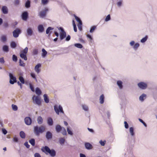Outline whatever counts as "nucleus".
Returning <instances> with one entry per match:
<instances>
[{
	"label": "nucleus",
	"mask_w": 157,
	"mask_h": 157,
	"mask_svg": "<svg viewBox=\"0 0 157 157\" xmlns=\"http://www.w3.org/2000/svg\"><path fill=\"white\" fill-rule=\"evenodd\" d=\"M45 126L36 125L34 127V133L36 136H39L40 134L42 133L45 130Z\"/></svg>",
	"instance_id": "1"
},
{
	"label": "nucleus",
	"mask_w": 157,
	"mask_h": 157,
	"mask_svg": "<svg viewBox=\"0 0 157 157\" xmlns=\"http://www.w3.org/2000/svg\"><path fill=\"white\" fill-rule=\"evenodd\" d=\"M41 150L43 152L47 155L49 153L51 157H54L56 155L55 151L53 149L50 150L49 147L47 146L42 147Z\"/></svg>",
	"instance_id": "2"
},
{
	"label": "nucleus",
	"mask_w": 157,
	"mask_h": 157,
	"mask_svg": "<svg viewBox=\"0 0 157 157\" xmlns=\"http://www.w3.org/2000/svg\"><path fill=\"white\" fill-rule=\"evenodd\" d=\"M54 109L56 113L58 115L59 114V112L64 113L62 107L60 105H56L54 106Z\"/></svg>",
	"instance_id": "3"
},
{
	"label": "nucleus",
	"mask_w": 157,
	"mask_h": 157,
	"mask_svg": "<svg viewBox=\"0 0 157 157\" xmlns=\"http://www.w3.org/2000/svg\"><path fill=\"white\" fill-rule=\"evenodd\" d=\"M48 9L47 8H45L44 9L40 11L39 13V15L40 18H43L44 17L47 13L48 11Z\"/></svg>",
	"instance_id": "4"
},
{
	"label": "nucleus",
	"mask_w": 157,
	"mask_h": 157,
	"mask_svg": "<svg viewBox=\"0 0 157 157\" xmlns=\"http://www.w3.org/2000/svg\"><path fill=\"white\" fill-rule=\"evenodd\" d=\"M58 29L61 32L60 34V40H62L66 37V33L62 27H59Z\"/></svg>",
	"instance_id": "5"
},
{
	"label": "nucleus",
	"mask_w": 157,
	"mask_h": 157,
	"mask_svg": "<svg viewBox=\"0 0 157 157\" xmlns=\"http://www.w3.org/2000/svg\"><path fill=\"white\" fill-rule=\"evenodd\" d=\"M33 100L34 103L39 105L41 103L40 98L38 96H33Z\"/></svg>",
	"instance_id": "6"
},
{
	"label": "nucleus",
	"mask_w": 157,
	"mask_h": 157,
	"mask_svg": "<svg viewBox=\"0 0 157 157\" xmlns=\"http://www.w3.org/2000/svg\"><path fill=\"white\" fill-rule=\"evenodd\" d=\"M9 76L10 78V82L11 84H13L15 82H16V78L12 74L10 73Z\"/></svg>",
	"instance_id": "7"
},
{
	"label": "nucleus",
	"mask_w": 157,
	"mask_h": 157,
	"mask_svg": "<svg viewBox=\"0 0 157 157\" xmlns=\"http://www.w3.org/2000/svg\"><path fill=\"white\" fill-rule=\"evenodd\" d=\"M137 85L139 88L142 90L145 89L147 87V84L143 82L139 83Z\"/></svg>",
	"instance_id": "8"
},
{
	"label": "nucleus",
	"mask_w": 157,
	"mask_h": 157,
	"mask_svg": "<svg viewBox=\"0 0 157 157\" xmlns=\"http://www.w3.org/2000/svg\"><path fill=\"white\" fill-rule=\"evenodd\" d=\"M21 33V31L19 29H16L13 32V36L14 37H17Z\"/></svg>",
	"instance_id": "9"
},
{
	"label": "nucleus",
	"mask_w": 157,
	"mask_h": 157,
	"mask_svg": "<svg viewBox=\"0 0 157 157\" xmlns=\"http://www.w3.org/2000/svg\"><path fill=\"white\" fill-rule=\"evenodd\" d=\"M25 122L27 125H30L32 123V120L29 117H26L25 118Z\"/></svg>",
	"instance_id": "10"
},
{
	"label": "nucleus",
	"mask_w": 157,
	"mask_h": 157,
	"mask_svg": "<svg viewBox=\"0 0 157 157\" xmlns=\"http://www.w3.org/2000/svg\"><path fill=\"white\" fill-rule=\"evenodd\" d=\"M41 67V64L40 63H38L36 65L34 68V70L35 72L37 74L39 73L40 71V68Z\"/></svg>",
	"instance_id": "11"
},
{
	"label": "nucleus",
	"mask_w": 157,
	"mask_h": 157,
	"mask_svg": "<svg viewBox=\"0 0 157 157\" xmlns=\"http://www.w3.org/2000/svg\"><path fill=\"white\" fill-rule=\"evenodd\" d=\"M45 136L47 140H50L52 138V134L50 132L48 131L46 132Z\"/></svg>",
	"instance_id": "12"
},
{
	"label": "nucleus",
	"mask_w": 157,
	"mask_h": 157,
	"mask_svg": "<svg viewBox=\"0 0 157 157\" xmlns=\"http://www.w3.org/2000/svg\"><path fill=\"white\" fill-rule=\"evenodd\" d=\"M147 95L144 94H143L141 96H140L139 98V100L142 102L144 101L146 98Z\"/></svg>",
	"instance_id": "13"
},
{
	"label": "nucleus",
	"mask_w": 157,
	"mask_h": 157,
	"mask_svg": "<svg viewBox=\"0 0 157 157\" xmlns=\"http://www.w3.org/2000/svg\"><path fill=\"white\" fill-rule=\"evenodd\" d=\"M85 146L86 148L87 149H91L92 148L93 146L89 143H86L85 144Z\"/></svg>",
	"instance_id": "14"
},
{
	"label": "nucleus",
	"mask_w": 157,
	"mask_h": 157,
	"mask_svg": "<svg viewBox=\"0 0 157 157\" xmlns=\"http://www.w3.org/2000/svg\"><path fill=\"white\" fill-rule=\"evenodd\" d=\"M27 35L29 36L32 35L33 33V31L31 28H29L27 30Z\"/></svg>",
	"instance_id": "15"
},
{
	"label": "nucleus",
	"mask_w": 157,
	"mask_h": 157,
	"mask_svg": "<svg viewBox=\"0 0 157 157\" xmlns=\"http://www.w3.org/2000/svg\"><path fill=\"white\" fill-rule=\"evenodd\" d=\"M22 18L24 20H26L28 16V13L27 12H24L22 14Z\"/></svg>",
	"instance_id": "16"
},
{
	"label": "nucleus",
	"mask_w": 157,
	"mask_h": 157,
	"mask_svg": "<svg viewBox=\"0 0 157 157\" xmlns=\"http://www.w3.org/2000/svg\"><path fill=\"white\" fill-rule=\"evenodd\" d=\"M38 31L39 33H42L43 32L44 30V28L43 26L40 25H39L38 27Z\"/></svg>",
	"instance_id": "17"
},
{
	"label": "nucleus",
	"mask_w": 157,
	"mask_h": 157,
	"mask_svg": "<svg viewBox=\"0 0 157 157\" xmlns=\"http://www.w3.org/2000/svg\"><path fill=\"white\" fill-rule=\"evenodd\" d=\"M99 103L101 104H102L104 101V96L103 94L101 95L99 98Z\"/></svg>",
	"instance_id": "18"
},
{
	"label": "nucleus",
	"mask_w": 157,
	"mask_h": 157,
	"mask_svg": "<svg viewBox=\"0 0 157 157\" xmlns=\"http://www.w3.org/2000/svg\"><path fill=\"white\" fill-rule=\"evenodd\" d=\"M47 123L48 125L52 126L53 124V121L51 117H48L47 119Z\"/></svg>",
	"instance_id": "19"
},
{
	"label": "nucleus",
	"mask_w": 157,
	"mask_h": 157,
	"mask_svg": "<svg viewBox=\"0 0 157 157\" xmlns=\"http://www.w3.org/2000/svg\"><path fill=\"white\" fill-rule=\"evenodd\" d=\"M1 41L3 42H5L7 41V36L6 35H2L1 37Z\"/></svg>",
	"instance_id": "20"
},
{
	"label": "nucleus",
	"mask_w": 157,
	"mask_h": 157,
	"mask_svg": "<svg viewBox=\"0 0 157 157\" xmlns=\"http://www.w3.org/2000/svg\"><path fill=\"white\" fill-rule=\"evenodd\" d=\"M123 82L121 80H118L117 82V84L118 86L120 89H122L123 88V86L122 85Z\"/></svg>",
	"instance_id": "21"
},
{
	"label": "nucleus",
	"mask_w": 157,
	"mask_h": 157,
	"mask_svg": "<svg viewBox=\"0 0 157 157\" xmlns=\"http://www.w3.org/2000/svg\"><path fill=\"white\" fill-rule=\"evenodd\" d=\"M62 127H61L60 125H57L56 126V132L58 133L60 132Z\"/></svg>",
	"instance_id": "22"
},
{
	"label": "nucleus",
	"mask_w": 157,
	"mask_h": 157,
	"mask_svg": "<svg viewBox=\"0 0 157 157\" xmlns=\"http://www.w3.org/2000/svg\"><path fill=\"white\" fill-rule=\"evenodd\" d=\"M2 11L4 14H7L8 13V9L6 6H3L2 7Z\"/></svg>",
	"instance_id": "23"
},
{
	"label": "nucleus",
	"mask_w": 157,
	"mask_h": 157,
	"mask_svg": "<svg viewBox=\"0 0 157 157\" xmlns=\"http://www.w3.org/2000/svg\"><path fill=\"white\" fill-rule=\"evenodd\" d=\"M42 56L43 58H44L47 55V52L44 48H43L42 49Z\"/></svg>",
	"instance_id": "24"
},
{
	"label": "nucleus",
	"mask_w": 157,
	"mask_h": 157,
	"mask_svg": "<svg viewBox=\"0 0 157 157\" xmlns=\"http://www.w3.org/2000/svg\"><path fill=\"white\" fill-rule=\"evenodd\" d=\"M44 100L46 103H48L49 102V99L47 95L46 94H44L43 95Z\"/></svg>",
	"instance_id": "25"
},
{
	"label": "nucleus",
	"mask_w": 157,
	"mask_h": 157,
	"mask_svg": "<svg viewBox=\"0 0 157 157\" xmlns=\"http://www.w3.org/2000/svg\"><path fill=\"white\" fill-rule=\"evenodd\" d=\"M20 56L21 58L24 59L25 60H27V59L26 54H24L23 53H20Z\"/></svg>",
	"instance_id": "26"
},
{
	"label": "nucleus",
	"mask_w": 157,
	"mask_h": 157,
	"mask_svg": "<svg viewBox=\"0 0 157 157\" xmlns=\"http://www.w3.org/2000/svg\"><path fill=\"white\" fill-rule=\"evenodd\" d=\"M2 50L6 52H8L9 51V47L8 46L5 45L2 47Z\"/></svg>",
	"instance_id": "27"
},
{
	"label": "nucleus",
	"mask_w": 157,
	"mask_h": 157,
	"mask_svg": "<svg viewBox=\"0 0 157 157\" xmlns=\"http://www.w3.org/2000/svg\"><path fill=\"white\" fill-rule=\"evenodd\" d=\"M37 122L39 124H41L43 123V119L40 116L38 117L37 119Z\"/></svg>",
	"instance_id": "28"
},
{
	"label": "nucleus",
	"mask_w": 157,
	"mask_h": 157,
	"mask_svg": "<svg viewBox=\"0 0 157 157\" xmlns=\"http://www.w3.org/2000/svg\"><path fill=\"white\" fill-rule=\"evenodd\" d=\"M148 38V37L147 36H145L143 38L140 40V42L142 43H145L147 40Z\"/></svg>",
	"instance_id": "29"
},
{
	"label": "nucleus",
	"mask_w": 157,
	"mask_h": 157,
	"mask_svg": "<svg viewBox=\"0 0 157 157\" xmlns=\"http://www.w3.org/2000/svg\"><path fill=\"white\" fill-rule=\"evenodd\" d=\"M20 136L21 138L24 139L25 137V132L22 131H21L20 132Z\"/></svg>",
	"instance_id": "30"
},
{
	"label": "nucleus",
	"mask_w": 157,
	"mask_h": 157,
	"mask_svg": "<svg viewBox=\"0 0 157 157\" xmlns=\"http://www.w3.org/2000/svg\"><path fill=\"white\" fill-rule=\"evenodd\" d=\"M129 132L131 136H133L134 135V129L133 127H130L129 128Z\"/></svg>",
	"instance_id": "31"
},
{
	"label": "nucleus",
	"mask_w": 157,
	"mask_h": 157,
	"mask_svg": "<svg viewBox=\"0 0 157 157\" xmlns=\"http://www.w3.org/2000/svg\"><path fill=\"white\" fill-rule=\"evenodd\" d=\"M61 133L63 135H67V132L65 129L63 127H62V129L60 131Z\"/></svg>",
	"instance_id": "32"
},
{
	"label": "nucleus",
	"mask_w": 157,
	"mask_h": 157,
	"mask_svg": "<svg viewBox=\"0 0 157 157\" xmlns=\"http://www.w3.org/2000/svg\"><path fill=\"white\" fill-rule=\"evenodd\" d=\"M140 46V44L138 43H136L133 47V48L135 50H136Z\"/></svg>",
	"instance_id": "33"
},
{
	"label": "nucleus",
	"mask_w": 157,
	"mask_h": 157,
	"mask_svg": "<svg viewBox=\"0 0 157 157\" xmlns=\"http://www.w3.org/2000/svg\"><path fill=\"white\" fill-rule=\"evenodd\" d=\"M30 2L29 0H27L25 4V6L27 8H29L30 7Z\"/></svg>",
	"instance_id": "34"
},
{
	"label": "nucleus",
	"mask_w": 157,
	"mask_h": 157,
	"mask_svg": "<svg viewBox=\"0 0 157 157\" xmlns=\"http://www.w3.org/2000/svg\"><path fill=\"white\" fill-rule=\"evenodd\" d=\"M74 16L77 22L79 23V24H81V23H82L81 21L80 20V18L78 17L77 16L75 15H74Z\"/></svg>",
	"instance_id": "35"
},
{
	"label": "nucleus",
	"mask_w": 157,
	"mask_h": 157,
	"mask_svg": "<svg viewBox=\"0 0 157 157\" xmlns=\"http://www.w3.org/2000/svg\"><path fill=\"white\" fill-rule=\"evenodd\" d=\"M74 46L75 47L79 48H82L83 47L82 45L79 43L75 44H74Z\"/></svg>",
	"instance_id": "36"
},
{
	"label": "nucleus",
	"mask_w": 157,
	"mask_h": 157,
	"mask_svg": "<svg viewBox=\"0 0 157 157\" xmlns=\"http://www.w3.org/2000/svg\"><path fill=\"white\" fill-rule=\"evenodd\" d=\"M28 48L27 47H26L23 50L21 51V53H23L24 54H26L28 52Z\"/></svg>",
	"instance_id": "37"
},
{
	"label": "nucleus",
	"mask_w": 157,
	"mask_h": 157,
	"mask_svg": "<svg viewBox=\"0 0 157 157\" xmlns=\"http://www.w3.org/2000/svg\"><path fill=\"white\" fill-rule=\"evenodd\" d=\"M83 109L85 111H87L88 110V106L85 105H82Z\"/></svg>",
	"instance_id": "38"
},
{
	"label": "nucleus",
	"mask_w": 157,
	"mask_h": 157,
	"mask_svg": "<svg viewBox=\"0 0 157 157\" xmlns=\"http://www.w3.org/2000/svg\"><path fill=\"white\" fill-rule=\"evenodd\" d=\"M36 93L37 94L40 95L41 93V91L38 88H36Z\"/></svg>",
	"instance_id": "39"
},
{
	"label": "nucleus",
	"mask_w": 157,
	"mask_h": 157,
	"mask_svg": "<svg viewBox=\"0 0 157 157\" xmlns=\"http://www.w3.org/2000/svg\"><path fill=\"white\" fill-rule=\"evenodd\" d=\"M29 142L33 146H34L35 145V140L34 139H32L29 140Z\"/></svg>",
	"instance_id": "40"
},
{
	"label": "nucleus",
	"mask_w": 157,
	"mask_h": 157,
	"mask_svg": "<svg viewBox=\"0 0 157 157\" xmlns=\"http://www.w3.org/2000/svg\"><path fill=\"white\" fill-rule=\"evenodd\" d=\"M53 29V28L51 27H48L46 29V33L47 34H48L49 33L50 31L51 30H52Z\"/></svg>",
	"instance_id": "41"
},
{
	"label": "nucleus",
	"mask_w": 157,
	"mask_h": 157,
	"mask_svg": "<svg viewBox=\"0 0 157 157\" xmlns=\"http://www.w3.org/2000/svg\"><path fill=\"white\" fill-rule=\"evenodd\" d=\"M48 2V0H41V4L43 5L47 4Z\"/></svg>",
	"instance_id": "42"
},
{
	"label": "nucleus",
	"mask_w": 157,
	"mask_h": 157,
	"mask_svg": "<svg viewBox=\"0 0 157 157\" xmlns=\"http://www.w3.org/2000/svg\"><path fill=\"white\" fill-rule=\"evenodd\" d=\"M11 47L12 48H14L16 47V44L14 42H12L10 44Z\"/></svg>",
	"instance_id": "43"
},
{
	"label": "nucleus",
	"mask_w": 157,
	"mask_h": 157,
	"mask_svg": "<svg viewBox=\"0 0 157 157\" xmlns=\"http://www.w3.org/2000/svg\"><path fill=\"white\" fill-rule=\"evenodd\" d=\"M65 142V139L64 138H61L59 139V142L60 144H64Z\"/></svg>",
	"instance_id": "44"
},
{
	"label": "nucleus",
	"mask_w": 157,
	"mask_h": 157,
	"mask_svg": "<svg viewBox=\"0 0 157 157\" xmlns=\"http://www.w3.org/2000/svg\"><path fill=\"white\" fill-rule=\"evenodd\" d=\"M38 53V50L37 49H34L33 51V55H36Z\"/></svg>",
	"instance_id": "45"
},
{
	"label": "nucleus",
	"mask_w": 157,
	"mask_h": 157,
	"mask_svg": "<svg viewBox=\"0 0 157 157\" xmlns=\"http://www.w3.org/2000/svg\"><path fill=\"white\" fill-rule=\"evenodd\" d=\"M122 3L123 1L121 0L117 2V5L118 7H120L122 6Z\"/></svg>",
	"instance_id": "46"
},
{
	"label": "nucleus",
	"mask_w": 157,
	"mask_h": 157,
	"mask_svg": "<svg viewBox=\"0 0 157 157\" xmlns=\"http://www.w3.org/2000/svg\"><path fill=\"white\" fill-rule=\"evenodd\" d=\"M12 107L14 111H16L17 110L18 108L16 105H14V104H12Z\"/></svg>",
	"instance_id": "47"
},
{
	"label": "nucleus",
	"mask_w": 157,
	"mask_h": 157,
	"mask_svg": "<svg viewBox=\"0 0 157 157\" xmlns=\"http://www.w3.org/2000/svg\"><path fill=\"white\" fill-rule=\"evenodd\" d=\"M19 80L21 82L22 84H24V83H25L24 79L23 78L22 76H20L19 77Z\"/></svg>",
	"instance_id": "48"
},
{
	"label": "nucleus",
	"mask_w": 157,
	"mask_h": 157,
	"mask_svg": "<svg viewBox=\"0 0 157 157\" xmlns=\"http://www.w3.org/2000/svg\"><path fill=\"white\" fill-rule=\"evenodd\" d=\"M106 141L105 140L102 141V140H100L99 142V143L102 146H105V145L106 143Z\"/></svg>",
	"instance_id": "49"
},
{
	"label": "nucleus",
	"mask_w": 157,
	"mask_h": 157,
	"mask_svg": "<svg viewBox=\"0 0 157 157\" xmlns=\"http://www.w3.org/2000/svg\"><path fill=\"white\" fill-rule=\"evenodd\" d=\"M19 65L22 67H24L25 66V63H24L21 59H20L19 60Z\"/></svg>",
	"instance_id": "50"
},
{
	"label": "nucleus",
	"mask_w": 157,
	"mask_h": 157,
	"mask_svg": "<svg viewBox=\"0 0 157 157\" xmlns=\"http://www.w3.org/2000/svg\"><path fill=\"white\" fill-rule=\"evenodd\" d=\"M96 28V26H92L90 29V33H92L95 30Z\"/></svg>",
	"instance_id": "51"
},
{
	"label": "nucleus",
	"mask_w": 157,
	"mask_h": 157,
	"mask_svg": "<svg viewBox=\"0 0 157 157\" xmlns=\"http://www.w3.org/2000/svg\"><path fill=\"white\" fill-rule=\"evenodd\" d=\"M67 132L68 133V134L71 136L73 134V133L71 130H70V129L69 128V127H67Z\"/></svg>",
	"instance_id": "52"
},
{
	"label": "nucleus",
	"mask_w": 157,
	"mask_h": 157,
	"mask_svg": "<svg viewBox=\"0 0 157 157\" xmlns=\"http://www.w3.org/2000/svg\"><path fill=\"white\" fill-rule=\"evenodd\" d=\"M12 59L13 61L16 62L17 60V58L16 56L15 55H13Z\"/></svg>",
	"instance_id": "53"
},
{
	"label": "nucleus",
	"mask_w": 157,
	"mask_h": 157,
	"mask_svg": "<svg viewBox=\"0 0 157 157\" xmlns=\"http://www.w3.org/2000/svg\"><path fill=\"white\" fill-rule=\"evenodd\" d=\"M110 20V16L109 14L106 17L105 21H108Z\"/></svg>",
	"instance_id": "54"
},
{
	"label": "nucleus",
	"mask_w": 157,
	"mask_h": 157,
	"mask_svg": "<svg viewBox=\"0 0 157 157\" xmlns=\"http://www.w3.org/2000/svg\"><path fill=\"white\" fill-rule=\"evenodd\" d=\"M14 5L15 6H17L20 4V0H14Z\"/></svg>",
	"instance_id": "55"
},
{
	"label": "nucleus",
	"mask_w": 157,
	"mask_h": 157,
	"mask_svg": "<svg viewBox=\"0 0 157 157\" xmlns=\"http://www.w3.org/2000/svg\"><path fill=\"white\" fill-rule=\"evenodd\" d=\"M139 120L140 122L142 123L145 127H147V125L142 120L139 118Z\"/></svg>",
	"instance_id": "56"
},
{
	"label": "nucleus",
	"mask_w": 157,
	"mask_h": 157,
	"mask_svg": "<svg viewBox=\"0 0 157 157\" xmlns=\"http://www.w3.org/2000/svg\"><path fill=\"white\" fill-rule=\"evenodd\" d=\"M31 75L32 76V77L34 78V79H35L36 81H37V79L36 77V75L34 73H31Z\"/></svg>",
	"instance_id": "57"
},
{
	"label": "nucleus",
	"mask_w": 157,
	"mask_h": 157,
	"mask_svg": "<svg viewBox=\"0 0 157 157\" xmlns=\"http://www.w3.org/2000/svg\"><path fill=\"white\" fill-rule=\"evenodd\" d=\"M13 140L15 142H18V138L16 136L13 137Z\"/></svg>",
	"instance_id": "58"
},
{
	"label": "nucleus",
	"mask_w": 157,
	"mask_h": 157,
	"mask_svg": "<svg viewBox=\"0 0 157 157\" xmlns=\"http://www.w3.org/2000/svg\"><path fill=\"white\" fill-rule=\"evenodd\" d=\"M124 127L126 128H128V124L127 122L125 121L124 122Z\"/></svg>",
	"instance_id": "59"
},
{
	"label": "nucleus",
	"mask_w": 157,
	"mask_h": 157,
	"mask_svg": "<svg viewBox=\"0 0 157 157\" xmlns=\"http://www.w3.org/2000/svg\"><path fill=\"white\" fill-rule=\"evenodd\" d=\"M29 86H30V88L31 89V90L33 92H34V90L33 87L31 84H29Z\"/></svg>",
	"instance_id": "60"
},
{
	"label": "nucleus",
	"mask_w": 157,
	"mask_h": 157,
	"mask_svg": "<svg viewBox=\"0 0 157 157\" xmlns=\"http://www.w3.org/2000/svg\"><path fill=\"white\" fill-rule=\"evenodd\" d=\"M82 24V23H81V24H79L78 25V29L80 31L82 29V26H81Z\"/></svg>",
	"instance_id": "61"
},
{
	"label": "nucleus",
	"mask_w": 157,
	"mask_h": 157,
	"mask_svg": "<svg viewBox=\"0 0 157 157\" xmlns=\"http://www.w3.org/2000/svg\"><path fill=\"white\" fill-rule=\"evenodd\" d=\"M2 131L4 135H6V133H7V131L5 128H2Z\"/></svg>",
	"instance_id": "62"
},
{
	"label": "nucleus",
	"mask_w": 157,
	"mask_h": 157,
	"mask_svg": "<svg viewBox=\"0 0 157 157\" xmlns=\"http://www.w3.org/2000/svg\"><path fill=\"white\" fill-rule=\"evenodd\" d=\"M24 145L28 148L30 147V145L28 144V142H25L24 144Z\"/></svg>",
	"instance_id": "63"
},
{
	"label": "nucleus",
	"mask_w": 157,
	"mask_h": 157,
	"mask_svg": "<svg viewBox=\"0 0 157 157\" xmlns=\"http://www.w3.org/2000/svg\"><path fill=\"white\" fill-rule=\"evenodd\" d=\"M35 157H41L40 155L37 153H35L34 154Z\"/></svg>",
	"instance_id": "64"
}]
</instances>
